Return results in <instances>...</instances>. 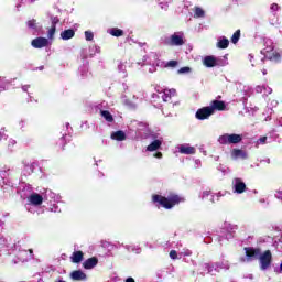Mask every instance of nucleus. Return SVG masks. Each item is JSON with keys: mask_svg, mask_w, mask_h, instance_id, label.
Here are the masks:
<instances>
[{"mask_svg": "<svg viewBox=\"0 0 282 282\" xmlns=\"http://www.w3.org/2000/svg\"><path fill=\"white\" fill-rule=\"evenodd\" d=\"M152 202L153 204H159L162 208H165V210H171V208H175L178 204H182L184 202V197L175 194V193H170L166 196H162L160 194H153L152 195Z\"/></svg>", "mask_w": 282, "mask_h": 282, "instance_id": "f257e3e1", "label": "nucleus"}, {"mask_svg": "<svg viewBox=\"0 0 282 282\" xmlns=\"http://www.w3.org/2000/svg\"><path fill=\"white\" fill-rule=\"evenodd\" d=\"M241 140H243V135L241 134H223L219 137L218 142L220 144H239V142H241Z\"/></svg>", "mask_w": 282, "mask_h": 282, "instance_id": "f03ea898", "label": "nucleus"}, {"mask_svg": "<svg viewBox=\"0 0 282 282\" xmlns=\"http://www.w3.org/2000/svg\"><path fill=\"white\" fill-rule=\"evenodd\" d=\"M260 270H268L272 265V251L265 250L263 253L258 256Z\"/></svg>", "mask_w": 282, "mask_h": 282, "instance_id": "7ed1b4c3", "label": "nucleus"}, {"mask_svg": "<svg viewBox=\"0 0 282 282\" xmlns=\"http://www.w3.org/2000/svg\"><path fill=\"white\" fill-rule=\"evenodd\" d=\"M164 43L165 45H170L171 47H181L186 42L184 41V37L182 35H177L176 33H174L170 36L169 40H165Z\"/></svg>", "mask_w": 282, "mask_h": 282, "instance_id": "20e7f679", "label": "nucleus"}, {"mask_svg": "<svg viewBox=\"0 0 282 282\" xmlns=\"http://www.w3.org/2000/svg\"><path fill=\"white\" fill-rule=\"evenodd\" d=\"M210 116H215L210 106L199 108L195 113L197 120H208Z\"/></svg>", "mask_w": 282, "mask_h": 282, "instance_id": "39448f33", "label": "nucleus"}, {"mask_svg": "<svg viewBox=\"0 0 282 282\" xmlns=\"http://www.w3.org/2000/svg\"><path fill=\"white\" fill-rule=\"evenodd\" d=\"M243 250L248 261H252V259H259V256L261 254V248L245 247Z\"/></svg>", "mask_w": 282, "mask_h": 282, "instance_id": "423d86ee", "label": "nucleus"}, {"mask_svg": "<svg viewBox=\"0 0 282 282\" xmlns=\"http://www.w3.org/2000/svg\"><path fill=\"white\" fill-rule=\"evenodd\" d=\"M246 191H248L246 183L241 178H235L234 192L237 193L238 195H241L242 193H246Z\"/></svg>", "mask_w": 282, "mask_h": 282, "instance_id": "0eeeda50", "label": "nucleus"}, {"mask_svg": "<svg viewBox=\"0 0 282 282\" xmlns=\"http://www.w3.org/2000/svg\"><path fill=\"white\" fill-rule=\"evenodd\" d=\"M31 45L35 50H41L43 47H47V45H50V41L47 40V37H36L32 40Z\"/></svg>", "mask_w": 282, "mask_h": 282, "instance_id": "6e6552de", "label": "nucleus"}, {"mask_svg": "<svg viewBox=\"0 0 282 282\" xmlns=\"http://www.w3.org/2000/svg\"><path fill=\"white\" fill-rule=\"evenodd\" d=\"M209 108L212 109V112L215 113V111H226V101L221 100H213L210 102Z\"/></svg>", "mask_w": 282, "mask_h": 282, "instance_id": "1a4fd4ad", "label": "nucleus"}, {"mask_svg": "<svg viewBox=\"0 0 282 282\" xmlns=\"http://www.w3.org/2000/svg\"><path fill=\"white\" fill-rule=\"evenodd\" d=\"M175 96H177V90H175V88L164 89L162 100L163 102H171V100L175 98Z\"/></svg>", "mask_w": 282, "mask_h": 282, "instance_id": "9d476101", "label": "nucleus"}, {"mask_svg": "<svg viewBox=\"0 0 282 282\" xmlns=\"http://www.w3.org/2000/svg\"><path fill=\"white\" fill-rule=\"evenodd\" d=\"M231 158L232 160H239V158L241 160H248V152L241 149H234L231 150Z\"/></svg>", "mask_w": 282, "mask_h": 282, "instance_id": "9b49d317", "label": "nucleus"}, {"mask_svg": "<svg viewBox=\"0 0 282 282\" xmlns=\"http://www.w3.org/2000/svg\"><path fill=\"white\" fill-rule=\"evenodd\" d=\"M98 265V259L96 257L88 258L83 262V268L85 270H94Z\"/></svg>", "mask_w": 282, "mask_h": 282, "instance_id": "f8f14e48", "label": "nucleus"}, {"mask_svg": "<svg viewBox=\"0 0 282 282\" xmlns=\"http://www.w3.org/2000/svg\"><path fill=\"white\" fill-rule=\"evenodd\" d=\"M70 279L73 281H86L87 274H85V272H83L82 270H75L70 273Z\"/></svg>", "mask_w": 282, "mask_h": 282, "instance_id": "ddd939ff", "label": "nucleus"}, {"mask_svg": "<svg viewBox=\"0 0 282 282\" xmlns=\"http://www.w3.org/2000/svg\"><path fill=\"white\" fill-rule=\"evenodd\" d=\"M203 65L205 67H217V58L213 55L205 56Z\"/></svg>", "mask_w": 282, "mask_h": 282, "instance_id": "4468645a", "label": "nucleus"}, {"mask_svg": "<svg viewBox=\"0 0 282 282\" xmlns=\"http://www.w3.org/2000/svg\"><path fill=\"white\" fill-rule=\"evenodd\" d=\"M30 203L33 204V206H41L43 204V196L41 194L34 193L30 196Z\"/></svg>", "mask_w": 282, "mask_h": 282, "instance_id": "2eb2a0df", "label": "nucleus"}, {"mask_svg": "<svg viewBox=\"0 0 282 282\" xmlns=\"http://www.w3.org/2000/svg\"><path fill=\"white\" fill-rule=\"evenodd\" d=\"M74 36H76V31H74V29H67L61 33V39H63V41H69V39H74Z\"/></svg>", "mask_w": 282, "mask_h": 282, "instance_id": "dca6fc26", "label": "nucleus"}, {"mask_svg": "<svg viewBox=\"0 0 282 282\" xmlns=\"http://www.w3.org/2000/svg\"><path fill=\"white\" fill-rule=\"evenodd\" d=\"M111 140H117V142H123V140H127V134L122 130L112 132Z\"/></svg>", "mask_w": 282, "mask_h": 282, "instance_id": "f3484780", "label": "nucleus"}, {"mask_svg": "<svg viewBox=\"0 0 282 282\" xmlns=\"http://www.w3.org/2000/svg\"><path fill=\"white\" fill-rule=\"evenodd\" d=\"M85 259V253L83 251H74L70 261L72 263H80Z\"/></svg>", "mask_w": 282, "mask_h": 282, "instance_id": "a211bd4d", "label": "nucleus"}, {"mask_svg": "<svg viewBox=\"0 0 282 282\" xmlns=\"http://www.w3.org/2000/svg\"><path fill=\"white\" fill-rule=\"evenodd\" d=\"M180 153L183 155H195V148L189 145H181Z\"/></svg>", "mask_w": 282, "mask_h": 282, "instance_id": "6ab92c4d", "label": "nucleus"}, {"mask_svg": "<svg viewBox=\"0 0 282 282\" xmlns=\"http://www.w3.org/2000/svg\"><path fill=\"white\" fill-rule=\"evenodd\" d=\"M162 147V141H160L159 139L152 141L148 147H147V151L153 152V151H158L160 148Z\"/></svg>", "mask_w": 282, "mask_h": 282, "instance_id": "aec40b11", "label": "nucleus"}, {"mask_svg": "<svg viewBox=\"0 0 282 282\" xmlns=\"http://www.w3.org/2000/svg\"><path fill=\"white\" fill-rule=\"evenodd\" d=\"M228 45H230V41L226 37H224L223 40H219L217 43V47L219 50H227Z\"/></svg>", "mask_w": 282, "mask_h": 282, "instance_id": "412c9836", "label": "nucleus"}, {"mask_svg": "<svg viewBox=\"0 0 282 282\" xmlns=\"http://www.w3.org/2000/svg\"><path fill=\"white\" fill-rule=\"evenodd\" d=\"M100 113L105 118L106 122H113V116L109 110H101Z\"/></svg>", "mask_w": 282, "mask_h": 282, "instance_id": "4be33fe9", "label": "nucleus"}, {"mask_svg": "<svg viewBox=\"0 0 282 282\" xmlns=\"http://www.w3.org/2000/svg\"><path fill=\"white\" fill-rule=\"evenodd\" d=\"M110 34H111V36H117V37L124 36V31L122 29L112 28L110 30Z\"/></svg>", "mask_w": 282, "mask_h": 282, "instance_id": "5701e85b", "label": "nucleus"}, {"mask_svg": "<svg viewBox=\"0 0 282 282\" xmlns=\"http://www.w3.org/2000/svg\"><path fill=\"white\" fill-rule=\"evenodd\" d=\"M206 15V12L204 11V9L199 8V7H196L195 8V11H194V17L196 19H202L203 17Z\"/></svg>", "mask_w": 282, "mask_h": 282, "instance_id": "b1692460", "label": "nucleus"}, {"mask_svg": "<svg viewBox=\"0 0 282 282\" xmlns=\"http://www.w3.org/2000/svg\"><path fill=\"white\" fill-rule=\"evenodd\" d=\"M239 39H241V30H237L232 36H231V43H234V45H237V43H239Z\"/></svg>", "mask_w": 282, "mask_h": 282, "instance_id": "393cba45", "label": "nucleus"}, {"mask_svg": "<svg viewBox=\"0 0 282 282\" xmlns=\"http://www.w3.org/2000/svg\"><path fill=\"white\" fill-rule=\"evenodd\" d=\"M26 25H28V28H30L31 30H36V20H35V19L29 20V21L26 22Z\"/></svg>", "mask_w": 282, "mask_h": 282, "instance_id": "a878e982", "label": "nucleus"}, {"mask_svg": "<svg viewBox=\"0 0 282 282\" xmlns=\"http://www.w3.org/2000/svg\"><path fill=\"white\" fill-rule=\"evenodd\" d=\"M54 34H56V26H51L47 32L48 39H54Z\"/></svg>", "mask_w": 282, "mask_h": 282, "instance_id": "bb28decb", "label": "nucleus"}, {"mask_svg": "<svg viewBox=\"0 0 282 282\" xmlns=\"http://www.w3.org/2000/svg\"><path fill=\"white\" fill-rule=\"evenodd\" d=\"M61 22V20L58 19V17H52L51 18V23H52V28H56V25H58V23Z\"/></svg>", "mask_w": 282, "mask_h": 282, "instance_id": "cd10ccee", "label": "nucleus"}, {"mask_svg": "<svg viewBox=\"0 0 282 282\" xmlns=\"http://www.w3.org/2000/svg\"><path fill=\"white\" fill-rule=\"evenodd\" d=\"M85 39L86 41H94V32L85 31Z\"/></svg>", "mask_w": 282, "mask_h": 282, "instance_id": "c85d7f7f", "label": "nucleus"}, {"mask_svg": "<svg viewBox=\"0 0 282 282\" xmlns=\"http://www.w3.org/2000/svg\"><path fill=\"white\" fill-rule=\"evenodd\" d=\"M178 63L175 59L169 61L165 67H177Z\"/></svg>", "mask_w": 282, "mask_h": 282, "instance_id": "c756f323", "label": "nucleus"}, {"mask_svg": "<svg viewBox=\"0 0 282 282\" xmlns=\"http://www.w3.org/2000/svg\"><path fill=\"white\" fill-rule=\"evenodd\" d=\"M191 72V67L185 66L178 69V74H188Z\"/></svg>", "mask_w": 282, "mask_h": 282, "instance_id": "7c9ffc66", "label": "nucleus"}, {"mask_svg": "<svg viewBox=\"0 0 282 282\" xmlns=\"http://www.w3.org/2000/svg\"><path fill=\"white\" fill-rule=\"evenodd\" d=\"M268 142V137H260L257 141V144H265Z\"/></svg>", "mask_w": 282, "mask_h": 282, "instance_id": "2f4dec72", "label": "nucleus"}, {"mask_svg": "<svg viewBox=\"0 0 282 282\" xmlns=\"http://www.w3.org/2000/svg\"><path fill=\"white\" fill-rule=\"evenodd\" d=\"M170 258L175 261L177 259V251L176 250H171L170 251Z\"/></svg>", "mask_w": 282, "mask_h": 282, "instance_id": "473e14b6", "label": "nucleus"}, {"mask_svg": "<svg viewBox=\"0 0 282 282\" xmlns=\"http://www.w3.org/2000/svg\"><path fill=\"white\" fill-rule=\"evenodd\" d=\"M153 158H156V160H162L163 154H162V152H155V153L153 154Z\"/></svg>", "mask_w": 282, "mask_h": 282, "instance_id": "72a5a7b5", "label": "nucleus"}, {"mask_svg": "<svg viewBox=\"0 0 282 282\" xmlns=\"http://www.w3.org/2000/svg\"><path fill=\"white\" fill-rule=\"evenodd\" d=\"M210 191L203 192V199H207V197H210Z\"/></svg>", "mask_w": 282, "mask_h": 282, "instance_id": "f704fd0d", "label": "nucleus"}, {"mask_svg": "<svg viewBox=\"0 0 282 282\" xmlns=\"http://www.w3.org/2000/svg\"><path fill=\"white\" fill-rule=\"evenodd\" d=\"M271 10H272L273 12H276V11L279 10V4H278V3H272V4H271Z\"/></svg>", "mask_w": 282, "mask_h": 282, "instance_id": "c9c22d12", "label": "nucleus"}, {"mask_svg": "<svg viewBox=\"0 0 282 282\" xmlns=\"http://www.w3.org/2000/svg\"><path fill=\"white\" fill-rule=\"evenodd\" d=\"M275 197H278V199H282V193L278 192V195L275 194Z\"/></svg>", "mask_w": 282, "mask_h": 282, "instance_id": "e433bc0d", "label": "nucleus"}, {"mask_svg": "<svg viewBox=\"0 0 282 282\" xmlns=\"http://www.w3.org/2000/svg\"><path fill=\"white\" fill-rule=\"evenodd\" d=\"M126 282H135V280L133 278H128Z\"/></svg>", "mask_w": 282, "mask_h": 282, "instance_id": "4c0bfd02", "label": "nucleus"}, {"mask_svg": "<svg viewBox=\"0 0 282 282\" xmlns=\"http://www.w3.org/2000/svg\"><path fill=\"white\" fill-rule=\"evenodd\" d=\"M257 91H261V86H258V87H257Z\"/></svg>", "mask_w": 282, "mask_h": 282, "instance_id": "58836bf2", "label": "nucleus"}, {"mask_svg": "<svg viewBox=\"0 0 282 282\" xmlns=\"http://www.w3.org/2000/svg\"><path fill=\"white\" fill-rule=\"evenodd\" d=\"M280 272H282V262H281V264H280Z\"/></svg>", "mask_w": 282, "mask_h": 282, "instance_id": "ea45409f", "label": "nucleus"}, {"mask_svg": "<svg viewBox=\"0 0 282 282\" xmlns=\"http://www.w3.org/2000/svg\"><path fill=\"white\" fill-rule=\"evenodd\" d=\"M62 150L65 151V147H63Z\"/></svg>", "mask_w": 282, "mask_h": 282, "instance_id": "a19ab883", "label": "nucleus"}]
</instances>
